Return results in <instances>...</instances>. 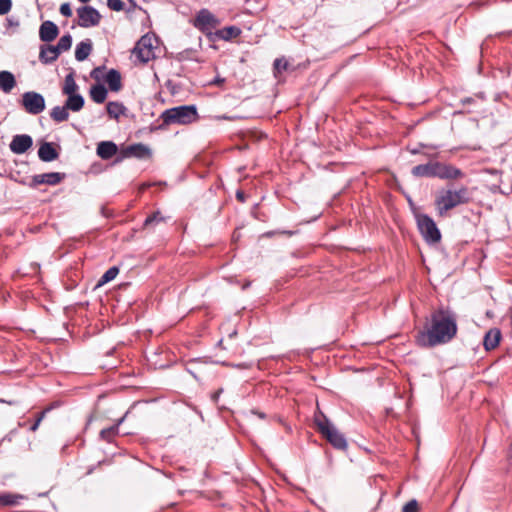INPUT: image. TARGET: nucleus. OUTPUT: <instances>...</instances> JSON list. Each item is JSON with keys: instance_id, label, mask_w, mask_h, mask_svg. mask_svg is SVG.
Here are the masks:
<instances>
[{"instance_id": "4468645a", "label": "nucleus", "mask_w": 512, "mask_h": 512, "mask_svg": "<svg viewBox=\"0 0 512 512\" xmlns=\"http://www.w3.org/2000/svg\"><path fill=\"white\" fill-rule=\"evenodd\" d=\"M59 34L57 25L52 21H44L39 29V37L44 42L53 41Z\"/></svg>"}, {"instance_id": "ea45409f", "label": "nucleus", "mask_w": 512, "mask_h": 512, "mask_svg": "<svg viewBox=\"0 0 512 512\" xmlns=\"http://www.w3.org/2000/svg\"><path fill=\"white\" fill-rule=\"evenodd\" d=\"M44 415H45V412H42L39 414V416L37 417L35 423L31 426V431H36L42 421V419L44 418Z\"/></svg>"}, {"instance_id": "9d476101", "label": "nucleus", "mask_w": 512, "mask_h": 512, "mask_svg": "<svg viewBox=\"0 0 512 512\" xmlns=\"http://www.w3.org/2000/svg\"><path fill=\"white\" fill-rule=\"evenodd\" d=\"M435 177L448 180L459 179L464 177V173L452 165L435 162Z\"/></svg>"}, {"instance_id": "c756f323", "label": "nucleus", "mask_w": 512, "mask_h": 512, "mask_svg": "<svg viewBox=\"0 0 512 512\" xmlns=\"http://www.w3.org/2000/svg\"><path fill=\"white\" fill-rule=\"evenodd\" d=\"M122 421H123V418L120 419L116 425L111 426L106 429H102L100 432L101 438L103 440L110 442L114 438V436L118 433V426H119V424L122 423Z\"/></svg>"}, {"instance_id": "412c9836", "label": "nucleus", "mask_w": 512, "mask_h": 512, "mask_svg": "<svg viewBox=\"0 0 512 512\" xmlns=\"http://www.w3.org/2000/svg\"><path fill=\"white\" fill-rule=\"evenodd\" d=\"M105 82L111 91L118 92L122 88L121 75L115 69H110L106 73Z\"/></svg>"}, {"instance_id": "4be33fe9", "label": "nucleus", "mask_w": 512, "mask_h": 512, "mask_svg": "<svg viewBox=\"0 0 512 512\" xmlns=\"http://www.w3.org/2000/svg\"><path fill=\"white\" fill-rule=\"evenodd\" d=\"M412 174L416 177H435V162L413 167Z\"/></svg>"}, {"instance_id": "a211bd4d", "label": "nucleus", "mask_w": 512, "mask_h": 512, "mask_svg": "<svg viewBox=\"0 0 512 512\" xmlns=\"http://www.w3.org/2000/svg\"><path fill=\"white\" fill-rule=\"evenodd\" d=\"M38 156L43 162H51L56 160L59 154L51 143L44 142L39 147Z\"/></svg>"}, {"instance_id": "79ce46f5", "label": "nucleus", "mask_w": 512, "mask_h": 512, "mask_svg": "<svg viewBox=\"0 0 512 512\" xmlns=\"http://www.w3.org/2000/svg\"><path fill=\"white\" fill-rule=\"evenodd\" d=\"M236 197L239 201L244 202L245 201V194L243 191H237Z\"/></svg>"}, {"instance_id": "2f4dec72", "label": "nucleus", "mask_w": 512, "mask_h": 512, "mask_svg": "<svg viewBox=\"0 0 512 512\" xmlns=\"http://www.w3.org/2000/svg\"><path fill=\"white\" fill-rule=\"evenodd\" d=\"M72 45V37L70 34L63 35L55 46L59 53L68 51Z\"/></svg>"}, {"instance_id": "a19ab883", "label": "nucleus", "mask_w": 512, "mask_h": 512, "mask_svg": "<svg viewBox=\"0 0 512 512\" xmlns=\"http://www.w3.org/2000/svg\"><path fill=\"white\" fill-rule=\"evenodd\" d=\"M222 392H223V389H218L215 393H213V395H212L213 402L217 403Z\"/></svg>"}, {"instance_id": "473e14b6", "label": "nucleus", "mask_w": 512, "mask_h": 512, "mask_svg": "<svg viewBox=\"0 0 512 512\" xmlns=\"http://www.w3.org/2000/svg\"><path fill=\"white\" fill-rule=\"evenodd\" d=\"M164 221V217L161 215L159 211L154 212L152 215L148 216L144 221V227H149L153 224H157Z\"/></svg>"}, {"instance_id": "cd10ccee", "label": "nucleus", "mask_w": 512, "mask_h": 512, "mask_svg": "<svg viewBox=\"0 0 512 512\" xmlns=\"http://www.w3.org/2000/svg\"><path fill=\"white\" fill-rule=\"evenodd\" d=\"M106 109L109 116L115 119H118L125 111V107L119 102H108Z\"/></svg>"}, {"instance_id": "5701e85b", "label": "nucleus", "mask_w": 512, "mask_h": 512, "mask_svg": "<svg viewBox=\"0 0 512 512\" xmlns=\"http://www.w3.org/2000/svg\"><path fill=\"white\" fill-rule=\"evenodd\" d=\"M65 106L68 110L73 112L80 111L84 106V98L80 94H72L68 95V98L65 102Z\"/></svg>"}, {"instance_id": "0eeeda50", "label": "nucleus", "mask_w": 512, "mask_h": 512, "mask_svg": "<svg viewBox=\"0 0 512 512\" xmlns=\"http://www.w3.org/2000/svg\"><path fill=\"white\" fill-rule=\"evenodd\" d=\"M22 106L25 111L32 115H38L45 109V99L37 92L29 91L22 95Z\"/></svg>"}, {"instance_id": "9b49d317", "label": "nucleus", "mask_w": 512, "mask_h": 512, "mask_svg": "<svg viewBox=\"0 0 512 512\" xmlns=\"http://www.w3.org/2000/svg\"><path fill=\"white\" fill-rule=\"evenodd\" d=\"M33 145L32 137L27 134L15 135L9 144L10 150L15 154H24Z\"/></svg>"}, {"instance_id": "37998d69", "label": "nucleus", "mask_w": 512, "mask_h": 512, "mask_svg": "<svg viewBox=\"0 0 512 512\" xmlns=\"http://www.w3.org/2000/svg\"><path fill=\"white\" fill-rule=\"evenodd\" d=\"M253 413L256 414L261 419H264L266 417L265 414L262 412H253Z\"/></svg>"}, {"instance_id": "c9c22d12", "label": "nucleus", "mask_w": 512, "mask_h": 512, "mask_svg": "<svg viewBox=\"0 0 512 512\" xmlns=\"http://www.w3.org/2000/svg\"><path fill=\"white\" fill-rule=\"evenodd\" d=\"M12 8L11 0H0V15H5L10 12Z\"/></svg>"}, {"instance_id": "423d86ee", "label": "nucleus", "mask_w": 512, "mask_h": 512, "mask_svg": "<svg viewBox=\"0 0 512 512\" xmlns=\"http://www.w3.org/2000/svg\"><path fill=\"white\" fill-rule=\"evenodd\" d=\"M417 225L425 241L429 244H436L441 240V233L434 220L428 215L417 216Z\"/></svg>"}, {"instance_id": "4c0bfd02", "label": "nucleus", "mask_w": 512, "mask_h": 512, "mask_svg": "<svg viewBox=\"0 0 512 512\" xmlns=\"http://www.w3.org/2000/svg\"><path fill=\"white\" fill-rule=\"evenodd\" d=\"M104 67H96L91 71V77L95 80H100L102 78Z\"/></svg>"}, {"instance_id": "c85d7f7f", "label": "nucleus", "mask_w": 512, "mask_h": 512, "mask_svg": "<svg viewBox=\"0 0 512 512\" xmlns=\"http://www.w3.org/2000/svg\"><path fill=\"white\" fill-rule=\"evenodd\" d=\"M22 495L3 493L0 494V506H14L18 504L19 499H22Z\"/></svg>"}, {"instance_id": "f03ea898", "label": "nucleus", "mask_w": 512, "mask_h": 512, "mask_svg": "<svg viewBox=\"0 0 512 512\" xmlns=\"http://www.w3.org/2000/svg\"><path fill=\"white\" fill-rule=\"evenodd\" d=\"M471 199V191L466 186H460L458 189L441 190L435 198L436 210L439 216H445L449 210L467 204Z\"/></svg>"}, {"instance_id": "f3484780", "label": "nucleus", "mask_w": 512, "mask_h": 512, "mask_svg": "<svg viewBox=\"0 0 512 512\" xmlns=\"http://www.w3.org/2000/svg\"><path fill=\"white\" fill-rule=\"evenodd\" d=\"M15 76L6 70L0 71V90L9 94L16 87Z\"/></svg>"}, {"instance_id": "20e7f679", "label": "nucleus", "mask_w": 512, "mask_h": 512, "mask_svg": "<svg viewBox=\"0 0 512 512\" xmlns=\"http://www.w3.org/2000/svg\"><path fill=\"white\" fill-rule=\"evenodd\" d=\"M315 422L321 434L333 447L340 450L347 448V441L344 435L341 434L326 417L323 416L322 419L316 418Z\"/></svg>"}, {"instance_id": "f8f14e48", "label": "nucleus", "mask_w": 512, "mask_h": 512, "mask_svg": "<svg viewBox=\"0 0 512 512\" xmlns=\"http://www.w3.org/2000/svg\"><path fill=\"white\" fill-rule=\"evenodd\" d=\"M65 177V174L58 172H49L43 174H37L32 177L31 187H36L42 184L56 185L60 183Z\"/></svg>"}, {"instance_id": "e433bc0d", "label": "nucleus", "mask_w": 512, "mask_h": 512, "mask_svg": "<svg viewBox=\"0 0 512 512\" xmlns=\"http://www.w3.org/2000/svg\"><path fill=\"white\" fill-rule=\"evenodd\" d=\"M60 13L65 17H71L72 16V10L68 3H63L60 6Z\"/></svg>"}, {"instance_id": "39448f33", "label": "nucleus", "mask_w": 512, "mask_h": 512, "mask_svg": "<svg viewBox=\"0 0 512 512\" xmlns=\"http://www.w3.org/2000/svg\"><path fill=\"white\" fill-rule=\"evenodd\" d=\"M220 24V20L208 9H201L193 20V25L204 33L209 40L214 41L213 30Z\"/></svg>"}, {"instance_id": "ddd939ff", "label": "nucleus", "mask_w": 512, "mask_h": 512, "mask_svg": "<svg viewBox=\"0 0 512 512\" xmlns=\"http://www.w3.org/2000/svg\"><path fill=\"white\" fill-rule=\"evenodd\" d=\"M150 156V149L141 143L127 146L122 150V158L136 157L147 158Z\"/></svg>"}, {"instance_id": "c03bdc74", "label": "nucleus", "mask_w": 512, "mask_h": 512, "mask_svg": "<svg viewBox=\"0 0 512 512\" xmlns=\"http://www.w3.org/2000/svg\"><path fill=\"white\" fill-rule=\"evenodd\" d=\"M79 1H80V2H82V3H87V2H89L90 0H79Z\"/></svg>"}, {"instance_id": "393cba45", "label": "nucleus", "mask_w": 512, "mask_h": 512, "mask_svg": "<svg viewBox=\"0 0 512 512\" xmlns=\"http://www.w3.org/2000/svg\"><path fill=\"white\" fill-rule=\"evenodd\" d=\"M90 97L94 102L101 104L107 98V90L101 84L94 85L90 89Z\"/></svg>"}, {"instance_id": "58836bf2", "label": "nucleus", "mask_w": 512, "mask_h": 512, "mask_svg": "<svg viewBox=\"0 0 512 512\" xmlns=\"http://www.w3.org/2000/svg\"><path fill=\"white\" fill-rule=\"evenodd\" d=\"M287 62L283 59H276L274 62V67L277 71L286 70Z\"/></svg>"}, {"instance_id": "bb28decb", "label": "nucleus", "mask_w": 512, "mask_h": 512, "mask_svg": "<svg viewBox=\"0 0 512 512\" xmlns=\"http://www.w3.org/2000/svg\"><path fill=\"white\" fill-rule=\"evenodd\" d=\"M51 118L55 122H64L69 118L68 109L66 106H55L50 112Z\"/></svg>"}, {"instance_id": "72a5a7b5", "label": "nucleus", "mask_w": 512, "mask_h": 512, "mask_svg": "<svg viewBox=\"0 0 512 512\" xmlns=\"http://www.w3.org/2000/svg\"><path fill=\"white\" fill-rule=\"evenodd\" d=\"M107 6L113 11H121L124 8L122 0H107Z\"/></svg>"}, {"instance_id": "1a4fd4ad", "label": "nucleus", "mask_w": 512, "mask_h": 512, "mask_svg": "<svg viewBox=\"0 0 512 512\" xmlns=\"http://www.w3.org/2000/svg\"><path fill=\"white\" fill-rule=\"evenodd\" d=\"M132 53L140 62L147 63L154 57L152 38L148 35L142 36L136 43Z\"/></svg>"}, {"instance_id": "7ed1b4c3", "label": "nucleus", "mask_w": 512, "mask_h": 512, "mask_svg": "<svg viewBox=\"0 0 512 512\" xmlns=\"http://www.w3.org/2000/svg\"><path fill=\"white\" fill-rule=\"evenodd\" d=\"M197 110L193 105H184L165 110L162 119L165 124H190L197 119Z\"/></svg>"}, {"instance_id": "f704fd0d", "label": "nucleus", "mask_w": 512, "mask_h": 512, "mask_svg": "<svg viewBox=\"0 0 512 512\" xmlns=\"http://www.w3.org/2000/svg\"><path fill=\"white\" fill-rule=\"evenodd\" d=\"M418 510V502L415 499H413L404 505L402 512H418Z\"/></svg>"}, {"instance_id": "6ab92c4d", "label": "nucleus", "mask_w": 512, "mask_h": 512, "mask_svg": "<svg viewBox=\"0 0 512 512\" xmlns=\"http://www.w3.org/2000/svg\"><path fill=\"white\" fill-rule=\"evenodd\" d=\"M501 332L497 328L490 329L484 337L483 345L487 351L493 350L499 345Z\"/></svg>"}, {"instance_id": "a878e982", "label": "nucleus", "mask_w": 512, "mask_h": 512, "mask_svg": "<svg viewBox=\"0 0 512 512\" xmlns=\"http://www.w3.org/2000/svg\"><path fill=\"white\" fill-rule=\"evenodd\" d=\"M79 87L77 83L75 82L74 76L72 73L66 75L64 80V85L62 87V93L64 95H72L77 94Z\"/></svg>"}, {"instance_id": "6e6552de", "label": "nucleus", "mask_w": 512, "mask_h": 512, "mask_svg": "<svg viewBox=\"0 0 512 512\" xmlns=\"http://www.w3.org/2000/svg\"><path fill=\"white\" fill-rule=\"evenodd\" d=\"M78 25L83 28L95 27L100 23L101 14L92 6L77 9Z\"/></svg>"}, {"instance_id": "f257e3e1", "label": "nucleus", "mask_w": 512, "mask_h": 512, "mask_svg": "<svg viewBox=\"0 0 512 512\" xmlns=\"http://www.w3.org/2000/svg\"><path fill=\"white\" fill-rule=\"evenodd\" d=\"M457 334L456 315L440 307L427 318L424 328L416 336L419 346L429 348L450 342Z\"/></svg>"}, {"instance_id": "2eb2a0df", "label": "nucleus", "mask_w": 512, "mask_h": 512, "mask_svg": "<svg viewBox=\"0 0 512 512\" xmlns=\"http://www.w3.org/2000/svg\"><path fill=\"white\" fill-rule=\"evenodd\" d=\"M118 151L117 145L112 141H102L97 145V155L103 159L108 160L116 155Z\"/></svg>"}, {"instance_id": "dca6fc26", "label": "nucleus", "mask_w": 512, "mask_h": 512, "mask_svg": "<svg viewBox=\"0 0 512 512\" xmlns=\"http://www.w3.org/2000/svg\"><path fill=\"white\" fill-rule=\"evenodd\" d=\"M241 32L237 26H227L214 32V41L217 39L230 41L240 36Z\"/></svg>"}, {"instance_id": "7c9ffc66", "label": "nucleus", "mask_w": 512, "mask_h": 512, "mask_svg": "<svg viewBox=\"0 0 512 512\" xmlns=\"http://www.w3.org/2000/svg\"><path fill=\"white\" fill-rule=\"evenodd\" d=\"M119 273V269L116 266L110 267L100 278L98 286H102L116 278Z\"/></svg>"}, {"instance_id": "aec40b11", "label": "nucleus", "mask_w": 512, "mask_h": 512, "mask_svg": "<svg viewBox=\"0 0 512 512\" xmlns=\"http://www.w3.org/2000/svg\"><path fill=\"white\" fill-rule=\"evenodd\" d=\"M59 54L60 53L53 45L41 46L39 59L42 63L49 64L54 62L58 58Z\"/></svg>"}, {"instance_id": "b1692460", "label": "nucleus", "mask_w": 512, "mask_h": 512, "mask_svg": "<svg viewBox=\"0 0 512 512\" xmlns=\"http://www.w3.org/2000/svg\"><path fill=\"white\" fill-rule=\"evenodd\" d=\"M92 51V44L89 40L77 44L75 49V58L77 61H84Z\"/></svg>"}]
</instances>
